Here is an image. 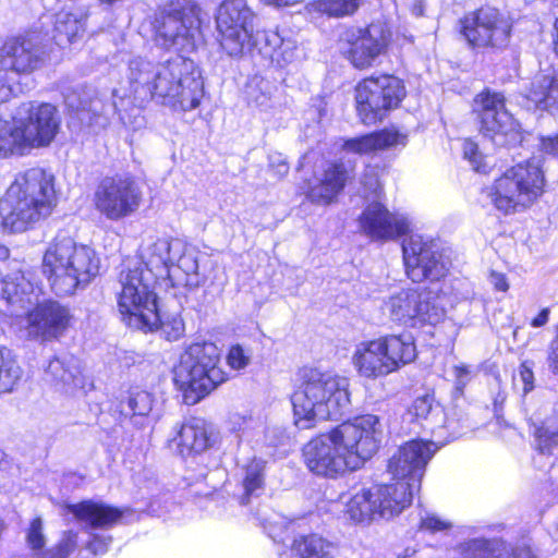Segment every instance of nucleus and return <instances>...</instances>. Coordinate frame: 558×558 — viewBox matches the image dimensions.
Masks as SVG:
<instances>
[{"instance_id": "nucleus-20", "label": "nucleus", "mask_w": 558, "mask_h": 558, "mask_svg": "<svg viewBox=\"0 0 558 558\" xmlns=\"http://www.w3.org/2000/svg\"><path fill=\"white\" fill-rule=\"evenodd\" d=\"M438 448L429 440L414 439L405 442L388 462V471L392 480L401 481L417 492L425 468Z\"/></svg>"}, {"instance_id": "nucleus-48", "label": "nucleus", "mask_w": 558, "mask_h": 558, "mask_svg": "<svg viewBox=\"0 0 558 558\" xmlns=\"http://www.w3.org/2000/svg\"><path fill=\"white\" fill-rule=\"evenodd\" d=\"M251 351L240 344L232 345L227 354V363L234 371L245 368L251 363Z\"/></svg>"}, {"instance_id": "nucleus-28", "label": "nucleus", "mask_w": 558, "mask_h": 558, "mask_svg": "<svg viewBox=\"0 0 558 558\" xmlns=\"http://www.w3.org/2000/svg\"><path fill=\"white\" fill-rule=\"evenodd\" d=\"M405 143L407 135L391 128L385 129L380 132L347 140L342 147L347 153L365 155L399 145L404 146Z\"/></svg>"}, {"instance_id": "nucleus-22", "label": "nucleus", "mask_w": 558, "mask_h": 558, "mask_svg": "<svg viewBox=\"0 0 558 558\" xmlns=\"http://www.w3.org/2000/svg\"><path fill=\"white\" fill-rule=\"evenodd\" d=\"M360 227L371 240L386 242L405 234L410 221L403 214L391 213L379 202H373L363 210Z\"/></svg>"}, {"instance_id": "nucleus-34", "label": "nucleus", "mask_w": 558, "mask_h": 558, "mask_svg": "<svg viewBox=\"0 0 558 558\" xmlns=\"http://www.w3.org/2000/svg\"><path fill=\"white\" fill-rule=\"evenodd\" d=\"M535 108L548 109L558 104V73L555 76L537 75L525 95Z\"/></svg>"}, {"instance_id": "nucleus-2", "label": "nucleus", "mask_w": 558, "mask_h": 558, "mask_svg": "<svg viewBox=\"0 0 558 558\" xmlns=\"http://www.w3.org/2000/svg\"><path fill=\"white\" fill-rule=\"evenodd\" d=\"M383 432L374 414L343 422L304 446L305 465L312 473L329 478L359 470L379 448Z\"/></svg>"}, {"instance_id": "nucleus-16", "label": "nucleus", "mask_w": 558, "mask_h": 558, "mask_svg": "<svg viewBox=\"0 0 558 558\" xmlns=\"http://www.w3.org/2000/svg\"><path fill=\"white\" fill-rule=\"evenodd\" d=\"M13 119L25 154L33 148L49 146L60 128L57 108L47 102L23 104Z\"/></svg>"}, {"instance_id": "nucleus-49", "label": "nucleus", "mask_w": 558, "mask_h": 558, "mask_svg": "<svg viewBox=\"0 0 558 558\" xmlns=\"http://www.w3.org/2000/svg\"><path fill=\"white\" fill-rule=\"evenodd\" d=\"M288 524L289 523L286 518L274 513L269 518L265 519L264 529L275 542H282Z\"/></svg>"}, {"instance_id": "nucleus-36", "label": "nucleus", "mask_w": 558, "mask_h": 558, "mask_svg": "<svg viewBox=\"0 0 558 558\" xmlns=\"http://www.w3.org/2000/svg\"><path fill=\"white\" fill-rule=\"evenodd\" d=\"M363 0H314L307 4L308 12L325 14L328 17L343 19L352 16Z\"/></svg>"}, {"instance_id": "nucleus-27", "label": "nucleus", "mask_w": 558, "mask_h": 558, "mask_svg": "<svg viewBox=\"0 0 558 558\" xmlns=\"http://www.w3.org/2000/svg\"><path fill=\"white\" fill-rule=\"evenodd\" d=\"M0 299L5 301L16 314L20 310L27 311L38 303V295L32 282L20 272L0 281Z\"/></svg>"}, {"instance_id": "nucleus-32", "label": "nucleus", "mask_w": 558, "mask_h": 558, "mask_svg": "<svg viewBox=\"0 0 558 558\" xmlns=\"http://www.w3.org/2000/svg\"><path fill=\"white\" fill-rule=\"evenodd\" d=\"M241 486L243 489L240 502L247 505L252 498L259 497L266 486V461L253 458L242 466Z\"/></svg>"}, {"instance_id": "nucleus-56", "label": "nucleus", "mask_w": 558, "mask_h": 558, "mask_svg": "<svg viewBox=\"0 0 558 558\" xmlns=\"http://www.w3.org/2000/svg\"><path fill=\"white\" fill-rule=\"evenodd\" d=\"M270 167L275 169L278 178H283L288 171L289 166L280 155L270 156Z\"/></svg>"}, {"instance_id": "nucleus-1", "label": "nucleus", "mask_w": 558, "mask_h": 558, "mask_svg": "<svg viewBox=\"0 0 558 558\" xmlns=\"http://www.w3.org/2000/svg\"><path fill=\"white\" fill-rule=\"evenodd\" d=\"M129 94L114 90L111 105L98 111L99 99L85 104L74 105L68 97L66 102L76 110H89L94 113L109 116L118 113L124 120L123 112L130 107L142 108L149 100L173 109L189 111L195 109L204 95V83L194 62L177 56L163 63L135 57L130 60L128 69Z\"/></svg>"}, {"instance_id": "nucleus-7", "label": "nucleus", "mask_w": 558, "mask_h": 558, "mask_svg": "<svg viewBox=\"0 0 558 558\" xmlns=\"http://www.w3.org/2000/svg\"><path fill=\"white\" fill-rule=\"evenodd\" d=\"M99 269L100 259L96 252L71 238H57L43 258V272L58 295H70L78 288H85L98 276Z\"/></svg>"}, {"instance_id": "nucleus-51", "label": "nucleus", "mask_w": 558, "mask_h": 558, "mask_svg": "<svg viewBox=\"0 0 558 558\" xmlns=\"http://www.w3.org/2000/svg\"><path fill=\"white\" fill-rule=\"evenodd\" d=\"M111 542L112 537L110 535L90 533V539L87 543V549L95 555L105 554L109 549Z\"/></svg>"}, {"instance_id": "nucleus-25", "label": "nucleus", "mask_w": 558, "mask_h": 558, "mask_svg": "<svg viewBox=\"0 0 558 558\" xmlns=\"http://www.w3.org/2000/svg\"><path fill=\"white\" fill-rule=\"evenodd\" d=\"M68 511L84 525L86 531L109 530L119 524L126 509L105 504L102 501L84 500L69 505Z\"/></svg>"}, {"instance_id": "nucleus-12", "label": "nucleus", "mask_w": 558, "mask_h": 558, "mask_svg": "<svg viewBox=\"0 0 558 558\" xmlns=\"http://www.w3.org/2000/svg\"><path fill=\"white\" fill-rule=\"evenodd\" d=\"M404 96V85L396 76L364 78L355 89L357 114L364 124H375L397 108Z\"/></svg>"}, {"instance_id": "nucleus-26", "label": "nucleus", "mask_w": 558, "mask_h": 558, "mask_svg": "<svg viewBox=\"0 0 558 558\" xmlns=\"http://www.w3.org/2000/svg\"><path fill=\"white\" fill-rule=\"evenodd\" d=\"M348 171L342 163H329L315 183L308 187L307 198L318 205L330 204L344 187Z\"/></svg>"}, {"instance_id": "nucleus-31", "label": "nucleus", "mask_w": 558, "mask_h": 558, "mask_svg": "<svg viewBox=\"0 0 558 558\" xmlns=\"http://www.w3.org/2000/svg\"><path fill=\"white\" fill-rule=\"evenodd\" d=\"M85 32L84 16L78 11L61 10L54 14L52 38L64 47L81 38Z\"/></svg>"}, {"instance_id": "nucleus-53", "label": "nucleus", "mask_w": 558, "mask_h": 558, "mask_svg": "<svg viewBox=\"0 0 558 558\" xmlns=\"http://www.w3.org/2000/svg\"><path fill=\"white\" fill-rule=\"evenodd\" d=\"M547 365L551 373L558 374V325L556 337L550 341L547 350Z\"/></svg>"}, {"instance_id": "nucleus-14", "label": "nucleus", "mask_w": 558, "mask_h": 558, "mask_svg": "<svg viewBox=\"0 0 558 558\" xmlns=\"http://www.w3.org/2000/svg\"><path fill=\"white\" fill-rule=\"evenodd\" d=\"M474 104L481 121V133L495 146H514L522 141L520 125L506 109L502 94L482 93Z\"/></svg>"}, {"instance_id": "nucleus-45", "label": "nucleus", "mask_w": 558, "mask_h": 558, "mask_svg": "<svg viewBox=\"0 0 558 558\" xmlns=\"http://www.w3.org/2000/svg\"><path fill=\"white\" fill-rule=\"evenodd\" d=\"M77 537L76 532H65L56 548L38 554L37 558H68L77 547Z\"/></svg>"}, {"instance_id": "nucleus-50", "label": "nucleus", "mask_w": 558, "mask_h": 558, "mask_svg": "<svg viewBox=\"0 0 558 558\" xmlns=\"http://www.w3.org/2000/svg\"><path fill=\"white\" fill-rule=\"evenodd\" d=\"M26 539L28 546L34 551L41 550L44 548L46 539L43 533V521L40 518H36L31 522Z\"/></svg>"}, {"instance_id": "nucleus-13", "label": "nucleus", "mask_w": 558, "mask_h": 558, "mask_svg": "<svg viewBox=\"0 0 558 558\" xmlns=\"http://www.w3.org/2000/svg\"><path fill=\"white\" fill-rule=\"evenodd\" d=\"M385 310L392 320L410 327L435 325L445 316L439 295L429 289H402L389 296Z\"/></svg>"}, {"instance_id": "nucleus-54", "label": "nucleus", "mask_w": 558, "mask_h": 558, "mask_svg": "<svg viewBox=\"0 0 558 558\" xmlns=\"http://www.w3.org/2000/svg\"><path fill=\"white\" fill-rule=\"evenodd\" d=\"M453 373L456 377V386L459 390H462L465 387V385L471 380L472 371L468 365L461 364L454 366Z\"/></svg>"}, {"instance_id": "nucleus-5", "label": "nucleus", "mask_w": 558, "mask_h": 558, "mask_svg": "<svg viewBox=\"0 0 558 558\" xmlns=\"http://www.w3.org/2000/svg\"><path fill=\"white\" fill-rule=\"evenodd\" d=\"M57 206L54 175L43 168L19 173L0 199V228L22 233L49 217Z\"/></svg>"}, {"instance_id": "nucleus-35", "label": "nucleus", "mask_w": 558, "mask_h": 558, "mask_svg": "<svg viewBox=\"0 0 558 558\" xmlns=\"http://www.w3.org/2000/svg\"><path fill=\"white\" fill-rule=\"evenodd\" d=\"M333 545L317 534L300 536L292 545L296 558H333Z\"/></svg>"}, {"instance_id": "nucleus-44", "label": "nucleus", "mask_w": 558, "mask_h": 558, "mask_svg": "<svg viewBox=\"0 0 558 558\" xmlns=\"http://www.w3.org/2000/svg\"><path fill=\"white\" fill-rule=\"evenodd\" d=\"M177 265L172 263V278L175 276L177 270H181L186 275L185 284H196L197 282L192 278L197 275L198 263L193 253H178Z\"/></svg>"}, {"instance_id": "nucleus-4", "label": "nucleus", "mask_w": 558, "mask_h": 558, "mask_svg": "<svg viewBox=\"0 0 558 558\" xmlns=\"http://www.w3.org/2000/svg\"><path fill=\"white\" fill-rule=\"evenodd\" d=\"M254 17L246 0H223L215 16L221 49L231 58H242L257 50L279 66L291 63L295 58V41L283 38L276 29L255 33Z\"/></svg>"}, {"instance_id": "nucleus-41", "label": "nucleus", "mask_w": 558, "mask_h": 558, "mask_svg": "<svg viewBox=\"0 0 558 558\" xmlns=\"http://www.w3.org/2000/svg\"><path fill=\"white\" fill-rule=\"evenodd\" d=\"M272 84L263 77H253L247 85V98L254 106L266 109L271 105Z\"/></svg>"}, {"instance_id": "nucleus-62", "label": "nucleus", "mask_w": 558, "mask_h": 558, "mask_svg": "<svg viewBox=\"0 0 558 558\" xmlns=\"http://www.w3.org/2000/svg\"><path fill=\"white\" fill-rule=\"evenodd\" d=\"M554 7L558 9V0H553ZM555 31H556V40H555V51L558 53V17L555 21Z\"/></svg>"}, {"instance_id": "nucleus-18", "label": "nucleus", "mask_w": 558, "mask_h": 558, "mask_svg": "<svg viewBox=\"0 0 558 558\" xmlns=\"http://www.w3.org/2000/svg\"><path fill=\"white\" fill-rule=\"evenodd\" d=\"M511 27L509 19L489 7L470 12L460 20V33L470 46L480 48L506 46Z\"/></svg>"}, {"instance_id": "nucleus-29", "label": "nucleus", "mask_w": 558, "mask_h": 558, "mask_svg": "<svg viewBox=\"0 0 558 558\" xmlns=\"http://www.w3.org/2000/svg\"><path fill=\"white\" fill-rule=\"evenodd\" d=\"M208 441L207 432L202 424H183L169 440V447L181 457H187L206 450Z\"/></svg>"}, {"instance_id": "nucleus-33", "label": "nucleus", "mask_w": 558, "mask_h": 558, "mask_svg": "<svg viewBox=\"0 0 558 558\" xmlns=\"http://www.w3.org/2000/svg\"><path fill=\"white\" fill-rule=\"evenodd\" d=\"M155 312L158 317V320L155 325L148 326L144 322H137L135 320V315L131 313H120L123 316V319L126 320V323L137 329H144V330H154V329H160L162 336L169 340V341H177L179 340L184 331L185 326L182 317L179 314H171L167 317L162 318L159 310L157 307V295L155 294Z\"/></svg>"}, {"instance_id": "nucleus-15", "label": "nucleus", "mask_w": 558, "mask_h": 558, "mask_svg": "<svg viewBox=\"0 0 558 558\" xmlns=\"http://www.w3.org/2000/svg\"><path fill=\"white\" fill-rule=\"evenodd\" d=\"M47 60V52L40 41L32 37H13L0 48V102L5 101L11 88L8 74L28 75L40 70Z\"/></svg>"}, {"instance_id": "nucleus-55", "label": "nucleus", "mask_w": 558, "mask_h": 558, "mask_svg": "<svg viewBox=\"0 0 558 558\" xmlns=\"http://www.w3.org/2000/svg\"><path fill=\"white\" fill-rule=\"evenodd\" d=\"M519 377H520V380L523 384V392L524 393L530 392L534 388V385H533V381H534L533 372L525 364H522L520 366Z\"/></svg>"}, {"instance_id": "nucleus-47", "label": "nucleus", "mask_w": 558, "mask_h": 558, "mask_svg": "<svg viewBox=\"0 0 558 558\" xmlns=\"http://www.w3.org/2000/svg\"><path fill=\"white\" fill-rule=\"evenodd\" d=\"M463 157L472 166L476 172H486L487 165L485 162V156L478 150V145L474 141L466 138L462 145Z\"/></svg>"}, {"instance_id": "nucleus-3", "label": "nucleus", "mask_w": 558, "mask_h": 558, "mask_svg": "<svg viewBox=\"0 0 558 558\" xmlns=\"http://www.w3.org/2000/svg\"><path fill=\"white\" fill-rule=\"evenodd\" d=\"M180 248L182 245L179 241L151 239L142 245L138 256L123 263L118 280L120 313H131L135 315V320L148 326L157 323L155 284L158 279L172 280V263Z\"/></svg>"}, {"instance_id": "nucleus-21", "label": "nucleus", "mask_w": 558, "mask_h": 558, "mask_svg": "<svg viewBox=\"0 0 558 558\" xmlns=\"http://www.w3.org/2000/svg\"><path fill=\"white\" fill-rule=\"evenodd\" d=\"M391 33L386 23L377 21L366 28L349 27L340 35V41L350 46L348 58L355 68L364 69L384 52Z\"/></svg>"}, {"instance_id": "nucleus-52", "label": "nucleus", "mask_w": 558, "mask_h": 558, "mask_svg": "<svg viewBox=\"0 0 558 558\" xmlns=\"http://www.w3.org/2000/svg\"><path fill=\"white\" fill-rule=\"evenodd\" d=\"M421 527L430 532H439L450 529L451 523L438 518L437 515L428 514L422 519Z\"/></svg>"}, {"instance_id": "nucleus-17", "label": "nucleus", "mask_w": 558, "mask_h": 558, "mask_svg": "<svg viewBox=\"0 0 558 558\" xmlns=\"http://www.w3.org/2000/svg\"><path fill=\"white\" fill-rule=\"evenodd\" d=\"M143 192L131 177H106L98 184L94 203L107 219L118 221L133 215L140 208Z\"/></svg>"}, {"instance_id": "nucleus-42", "label": "nucleus", "mask_w": 558, "mask_h": 558, "mask_svg": "<svg viewBox=\"0 0 558 558\" xmlns=\"http://www.w3.org/2000/svg\"><path fill=\"white\" fill-rule=\"evenodd\" d=\"M373 488H392L395 490L393 494H390L391 496H389L386 501V504L390 505V507L399 508L396 509V511L391 514V518L400 514L407 507L411 505L413 495L416 492L401 481H395V483L387 485L373 486Z\"/></svg>"}, {"instance_id": "nucleus-63", "label": "nucleus", "mask_w": 558, "mask_h": 558, "mask_svg": "<svg viewBox=\"0 0 558 558\" xmlns=\"http://www.w3.org/2000/svg\"><path fill=\"white\" fill-rule=\"evenodd\" d=\"M10 255L9 248L0 243V260H5Z\"/></svg>"}, {"instance_id": "nucleus-61", "label": "nucleus", "mask_w": 558, "mask_h": 558, "mask_svg": "<svg viewBox=\"0 0 558 558\" xmlns=\"http://www.w3.org/2000/svg\"><path fill=\"white\" fill-rule=\"evenodd\" d=\"M513 558H536L532 549L527 546H518L513 550Z\"/></svg>"}, {"instance_id": "nucleus-19", "label": "nucleus", "mask_w": 558, "mask_h": 558, "mask_svg": "<svg viewBox=\"0 0 558 558\" xmlns=\"http://www.w3.org/2000/svg\"><path fill=\"white\" fill-rule=\"evenodd\" d=\"M402 252L407 275L414 282L439 280L448 272V263L432 239L412 234L403 241Z\"/></svg>"}, {"instance_id": "nucleus-57", "label": "nucleus", "mask_w": 558, "mask_h": 558, "mask_svg": "<svg viewBox=\"0 0 558 558\" xmlns=\"http://www.w3.org/2000/svg\"><path fill=\"white\" fill-rule=\"evenodd\" d=\"M544 153L558 157V134L555 137H544L541 141Z\"/></svg>"}, {"instance_id": "nucleus-64", "label": "nucleus", "mask_w": 558, "mask_h": 558, "mask_svg": "<svg viewBox=\"0 0 558 558\" xmlns=\"http://www.w3.org/2000/svg\"><path fill=\"white\" fill-rule=\"evenodd\" d=\"M374 186H375L374 192L377 194L378 193L377 190H378L379 185H378V182L376 179H374Z\"/></svg>"}, {"instance_id": "nucleus-9", "label": "nucleus", "mask_w": 558, "mask_h": 558, "mask_svg": "<svg viewBox=\"0 0 558 558\" xmlns=\"http://www.w3.org/2000/svg\"><path fill=\"white\" fill-rule=\"evenodd\" d=\"M544 173L535 159L507 169L483 190L487 202L497 210L508 215L532 206L543 194Z\"/></svg>"}, {"instance_id": "nucleus-43", "label": "nucleus", "mask_w": 558, "mask_h": 558, "mask_svg": "<svg viewBox=\"0 0 558 558\" xmlns=\"http://www.w3.org/2000/svg\"><path fill=\"white\" fill-rule=\"evenodd\" d=\"M126 404L133 418L145 417L153 410L154 397L146 390L134 388L129 392Z\"/></svg>"}, {"instance_id": "nucleus-40", "label": "nucleus", "mask_w": 558, "mask_h": 558, "mask_svg": "<svg viewBox=\"0 0 558 558\" xmlns=\"http://www.w3.org/2000/svg\"><path fill=\"white\" fill-rule=\"evenodd\" d=\"M458 558H498L497 542L494 539L474 538L462 543L458 548Z\"/></svg>"}, {"instance_id": "nucleus-30", "label": "nucleus", "mask_w": 558, "mask_h": 558, "mask_svg": "<svg viewBox=\"0 0 558 558\" xmlns=\"http://www.w3.org/2000/svg\"><path fill=\"white\" fill-rule=\"evenodd\" d=\"M45 378L65 391L83 387L81 371L72 359L57 356L50 360L45 368Z\"/></svg>"}, {"instance_id": "nucleus-58", "label": "nucleus", "mask_w": 558, "mask_h": 558, "mask_svg": "<svg viewBox=\"0 0 558 558\" xmlns=\"http://www.w3.org/2000/svg\"><path fill=\"white\" fill-rule=\"evenodd\" d=\"M550 311L549 308H543L536 317L531 320V326L534 328H539L545 326L548 323Z\"/></svg>"}, {"instance_id": "nucleus-10", "label": "nucleus", "mask_w": 558, "mask_h": 558, "mask_svg": "<svg viewBox=\"0 0 558 558\" xmlns=\"http://www.w3.org/2000/svg\"><path fill=\"white\" fill-rule=\"evenodd\" d=\"M415 357L414 339L410 333H403L357 343L352 361L361 376L378 378L398 371Z\"/></svg>"}, {"instance_id": "nucleus-39", "label": "nucleus", "mask_w": 558, "mask_h": 558, "mask_svg": "<svg viewBox=\"0 0 558 558\" xmlns=\"http://www.w3.org/2000/svg\"><path fill=\"white\" fill-rule=\"evenodd\" d=\"M14 119L0 120V157L25 155Z\"/></svg>"}, {"instance_id": "nucleus-37", "label": "nucleus", "mask_w": 558, "mask_h": 558, "mask_svg": "<svg viewBox=\"0 0 558 558\" xmlns=\"http://www.w3.org/2000/svg\"><path fill=\"white\" fill-rule=\"evenodd\" d=\"M23 371L12 352L0 347V396L12 392L22 378Z\"/></svg>"}, {"instance_id": "nucleus-46", "label": "nucleus", "mask_w": 558, "mask_h": 558, "mask_svg": "<svg viewBox=\"0 0 558 558\" xmlns=\"http://www.w3.org/2000/svg\"><path fill=\"white\" fill-rule=\"evenodd\" d=\"M439 413V408L437 405H433V398L429 396L416 398L408 411V415L411 416L412 421L428 420L429 416H434Z\"/></svg>"}, {"instance_id": "nucleus-24", "label": "nucleus", "mask_w": 558, "mask_h": 558, "mask_svg": "<svg viewBox=\"0 0 558 558\" xmlns=\"http://www.w3.org/2000/svg\"><path fill=\"white\" fill-rule=\"evenodd\" d=\"M27 331L33 338L51 340L60 337L69 326V310L57 302L37 304L27 315Z\"/></svg>"}, {"instance_id": "nucleus-8", "label": "nucleus", "mask_w": 558, "mask_h": 558, "mask_svg": "<svg viewBox=\"0 0 558 558\" xmlns=\"http://www.w3.org/2000/svg\"><path fill=\"white\" fill-rule=\"evenodd\" d=\"M220 349L210 341L187 345L173 369V380L184 391L186 402L196 403L227 380Z\"/></svg>"}, {"instance_id": "nucleus-59", "label": "nucleus", "mask_w": 558, "mask_h": 558, "mask_svg": "<svg viewBox=\"0 0 558 558\" xmlns=\"http://www.w3.org/2000/svg\"><path fill=\"white\" fill-rule=\"evenodd\" d=\"M492 283L498 291H507L509 286L504 275L501 274H492Z\"/></svg>"}, {"instance_id": "nucleus-6", "label": "nucleus", "mask_w": 558, "mask_h": 558, "mask_svg": "<svg viewBox=\"0 0 558 558\" xmlns=\"http://www.w3.org/2000/svg\"><path fill=\"white\" fill-rule=\"evenodd\" d=\"M294 424L313 428L318 422L338 420L350 409L349 379L317 368H304L291 396Z\"/></svg>"}, {"instance_id": "nucleus-23", "label": "nucleus", "mask_w": 558, "mask_h": 558, "mask_svg": "<svg viewBox=\"0 0 558 558\" xmlns=\"http://www.w3.org/2000/svg\"><path fill=\"white\" fill-rule=\"evenodd\" d=\"M392 488H361L345 501L344 514L355 523H369L376 518L390 519L399 509L386 504Z\"/></svg>"}, {"instance_id": "nucleus-11", "label": "nucleus", "mask_w": 558, "mask_h": 558, "mask_svg": "<svg viewBox=\"0 0 558 558\" xmlns=\"http://www.w3.org/2000/svg\"><path fill=\"white\" fill-rule=\"evenodd\" d=\"M199 12L192 0H171L160 7L151 22L155 44L165 50H192L201 26Z\"/></svg>"}, {"instance_id": "nucleus-60", "label": "nucleus", "mask_w": 558, "mask_h": 558, "mask_svg": "<svg viewBox=\"0 0 558 558\" xmlns=\"http://www.w3.org/2000/svg\"><path fill=\"white\" fill-rule=\"evenodd\" d=\"M260 1L267 5H272L276 8H283V7H290V5L300 3L302 0H260Z\"/></svg>"}, {"instance_id": "nucleus-38", "label": "nucleus", "mask_w": 558, "mask_h": 558, "mask_svg": "<svg viewBox=\"0 0 558 558\" xmlns=\"http://www.w3.org/2000/svg\"><path fill=\"white\" fill-rule=\"evenodd\" d=\"M533 435L536 449L543 454H551L558 446V412L535 425Z\"/></svg>"}]
</instances>
